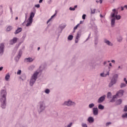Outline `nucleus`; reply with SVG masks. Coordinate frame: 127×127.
I'll return each instance as SVG.
<instances>
[{"instance_id": "a19ab883", "label": "nucleus", "mask_w": 127, "mask_h": 127, "mask_svg": "<svg viewBox=\"0 0 127 127\" xmlns=\"http://www.w3.org/2000/svg\"><path fill=\"white\" fill-rule=\"evenodd\" d=\"M124 111V112H127V105L125 106Z\"/></svg>"}, {"instance_id": "9b49d317", "label": "nucleus", "mask_w": 127, "mask_h": 127, "mask_svg": "<svg viewBox=\"0 0 127 127\" xmlns=\"http://www.w3.org/2000/svg\"><path fill=\"white\" fill-rule=\"evenodd\" d=\"M92 113L94 116H98L99 115V109L97 107H94L92 109Z\"/></svg>"}, {"instance_id": "c85d7f7f", "label": "nucleus", "mask_w": 127, "mask_h": 127, "mask_svg": "<svg viewBox=\"0 0 127 127\" xmlns=\"http://www.w3.org/2000/svg\"><path fill=\"white\" fill-rule=\"evenodd\" d=\"M56 14H57V12H56L55 14H54L53 15H52V16L51 17V18L49 19L48 20L47 23H48V22H49V21H50V20H51V19H52V18H53V17H54L55 16V15H56Z\"/></svg>"}, {"instance_id": "603ef678", "label": "nucleus", "mask_w": 127, "mask_h": 127, "mask_svg": "<svg viewBox=\"0 0 127 127\" xmlns=\"http://www.w3.org/2000/svg\"><path fill=\"white\" fill-rule=\"evenodd\" d=\"M124 81L125 82V83L127 81L126 78H124Z\"/></svg>"}, {"instance_id": "c9c22d12", "label": "nucleus", "mask_w": 127, "mask_h": 127, "mask_svg": "<svg viewBox=\"0 0 127 127\" xmlns=\"http://www.w3.org/2000/svg\"><path fill=\"white\" fill-rule=\"evenodd\" d=\"M96 11V9H94L93 10H91V14H94Z\"/></svg>"}, {"instance_id": "4c0bfd02", "label": "nucleus", "mask_w": 127, "mask_h": 127, "mask_svg": "<svg viewBox=\"0 0 127 127\" xmlns=\"http://www.w3.org/2000/svg\"><path fill=\"white\" fill-rule=\"evenodd\" d=\"M81 126L82 127H88V126H87V124L85 123H82Z\"/></svg>"}, {"instance_id": "39448f33", "label": "nucleus", "mask_w": 127, "mask_h": 127, "mask_svg": "<svg viewBox=\"0 0 127 127\" xmlns=\"http://www.w3.org/2000/svg\"><path fill=\"white\" fill-rule=\"evenodd\" d=\"M46 108V106H45V102H44V101H41L39 102V109H38V113L40 114L41 113H42L44 110H45V108Z\"/></svg>"}, {"instance_id": "4468645a", "label": "nucleus", "mask_w": 127, "mask_h": 127, "mask_svg": "<svg viewBox=\"0 0 127 127\" xmlns=\"http://www.w3.org/2000/svg\"><path fill=\"white\" fill-rule=\"evenodd\" d=\"M104 43H105L106 45H108V46H113V43L107 39H104Z\"/></svg>"}, {"instance_id": "bb28decb", "label": "nucleus", "mask_w": 127, "mask_h": 127, "mask_svg": "<svg viewBox=\"0 0 127 127\" xmlns=\"http://www.w3.org/2000/svg\"><path fill=\"white\" fill-rule=\"evenodd\" d=\"M117 40L119 42H122V41H123V37H122L121 36H119L117 38Z\"/></svg>"}, {"instance_id": "6e6552de", "label": "nucleus", "mask_w": 127, "mask_h": 127, "mask_svg": "<svg viewBox=\"0 0 127 127\" xmlns=\"http://www.w3.org/2000/svg\"><path fill=\"white\" fill-rule=\"evenodd\" d=\"M63 106H67V107H74L76 106V103L73 102L71 100H68L67 101H64L63 104Z\"/></svg>"}, {"instance_id": "49530a36", "label": "nucleus", "mask_w": 127, "mask_h": 127, "mask_svg": "<svg viewBox=\"0 0 127 127\" xmlns=\"http://www.w3.org/2000/svg\"><path fill=\"white\" fill-rule=\"evenodd\" d=\"M108 64V62L105 61L103 63V65L104 66H106V65H107V64Z\"/></svg>"}, {"instance_id": "f257e3e1", "label": "nucleus", "mask_w": 127, "mask_h": 127, "mask_svg": "<svg viewBox=\"0 0 127 127\" xmlns=\"http://www.w3.org/2000/svg\"><path fill=\"white\" fill-rule=\"evenodd\" d=\"M6 95H7V93L6 90L3 89L1 90L0 101L2 109L6 108Z\"/></svg>"}, {"instance_id": "5fc2aeb1", "label": "nucleus", "mask_w": 127, "mask_h": 127, "mask_svg": "<svg viewBox=\"0 0 127 127\" xmlns=\"http://www.w3.org/2000/svg\"><path fill=\"white\" fill-rule=\"evenodd\" d=\"M103 0H99L100 3H103Z\"/></svg>"}, {"instance_id": "de8ad7c7", "label": "nucleus", "mask_w": 127, "mask_h": 127, "mask_svg": "<svg viewBox=\"0 0 127 127\" xmlns=\"http://www.w3.org/2000/svg\"><path fill=\"white\" fill-rule=\"evenodd\" d=\"M120 69H121V70H123V67H121V66H119L117 70H120Z\"/></svg>"}, {"instance_id": "c756f323", "label": "nucleus", "mask_w": 127, "mask_h": 127, "mask_svg": "<svg viewBox=\"0 0 127 127\" xmlns=\"http://www.w3.org/2000/svg\"><path fill=\"white\" fill-rule=\"evenodd\" d=\"M107 98L108 99H111V98H112V93H111V92L107 93Z\"/></svg>"}, {"instance_id": "338daca9", "label": "nucleus", "mask_w": 127, "mask_h": 127, "mask_svg": "<svg viewBox=\"0 0 127 127\" xmlns=\"http://www.w3.org/2000/svg\"><path fill=\"white\" fill-rule=\"evenodd\" d=\"M17 19H18V17H16L15 20H17Z\"/></svg>"}, {"instance_id": "79ce46f5", "label": "nucleus", "mask_w": 127, "mask_h": 127, "mask_svg": "<svg viewBox=\"0 0 127 127\" xmlns=\"http://www.w3.org/2000/svg\"><path fill=\"white\" fill-rule=\"evenodd\" d=\"M72 125H73V123H70L69 125H68L67 126V127H72Z\"/></svg>"}, {"instance_id": "58836bf2", "label": "nucleus", "mask_w": 127, "mask_h": 127, "mask_svg": "<svg viewBox=\"0 0 127 127\" xmlns=\"http://www.w3.org/2000/svg\"><path fill=\"white\" fill-rule=\"evenodd\" d=\"M110 125H112V123L111 122H108V123H107L106 124V127H108V126H110Z\"/></svg>"}, {"instance_id": "3c124183", "label": "nucleus", "mask_w": 127, "mask_h": 127, "mask_svg": "<svg viewBox=\"0 0 127 127\" xmlns=\"http://www.w3.org/2000/svg\"><path fill=\"white\" fill-rule=\"evenodd\" d=\"M111 62L112 63H114V64H115V63H116V61H115V60H112L111 61Z\"/></svg>"}, {"instance_id": "4d7b16f0", "label": "nucleus", "mask_w": 127, "mask_h": 127, "mask_svg": "<svg viewBox=\"0 0 127 127\" xmlns=\"http://www.w3.org/2000/svg\"><path fill=\"white\" fill-rule=\"evenodd\" d=\"M42 1H43V0H40L39 1V2L40 3H41V2H42Z\"/></svg>"}, {"instance_id": "a211bd4d", "label": "nucleus", "mask_w": 127, "mask_h": 127, "mask_svg": "<svg viewBox=\"0 0 127 127\" xmlns=\"http://www.w3.org/2000/svg\"><path fill=\"white\" fill-rule=\"evenodd\" d=\"M87 121L88 122L90 123H94V118L92 117H89L88 119H87Z\"/></svg>"}, {"instance_id": "20e7f679", "label": "nucleus", "mask_w": 127, "mask_h": 127, "mask_svg": "<svg viewBox=\"0 0 127 127\" xmlns=\"http://www.w3.org/2000/svg\"><path fill=\"white\" fill-rule=\"evenodd\" d=\"M118 78H119V74H115L113 75L110 82L109 84V88L113 87L116 83H117V81H118Z\"/></svg>"}, {"instance_id": "aec40b11", "label": "nucleus", "mask_w": 127, "mask_h": 127, "mask_svg": "<svg viewBox=\"0 0 127 127\" xmlns=\"http://www.w3.org/2000/svg\"><path fill=\"white\" fill-rule=\"evenodd\" d=\"M9 78H10V75H9V73H8L6 74L5 76V79L6 81H8Z\"/></svg>"}, {"instance_id": "09e8293b", "label": "nucleus", "mask_w": 127, "mask_h": 127, "mask_svg": "<svg viewBox=\"0 0 127 127\" xmlns=\"http://www.w3.org/2000/svg\"><path fill=\"white\" fill-rule=\"evenodd\" d=\"M51 2H52V0H49V1H48V4H50Z\"/></svg>"}, {"instance_id": "dca6fc26", "label": "nucleus", "mask_w": 127, "mask_h": 127, "mask_svg": "<svg viewBox=\"0 0 127 127\" xmlns=\"http://www.w3.org/2000/svg\"><path fill=\"white\" fill-rule=\"evenodd\" d=\"M21 31H22V28H18L16 31L14 32V34L16 35V34H18V33H19L20 32H21Z\"/></svg>"}, {"instance_id": "a18cd8bd", "label": "nucleus", "mask_w": 127, "mask_h": 127, "mask_svg": "<svg viewBox=\"0 0 127 127\" xmlns=\"http://www.w3.org/2000/svg\"><path fill=\"white\" fill-rule=\"evenodd\" d=\"M10 11L11 14H12L13 13V12H12V8L11 7H10Z\"/></svg>"}, {"instance_id": "423d86ee", "label": "nucleus", "mask_w": 127, "mask_h": 127, "mask_svg": "<svg viewBox=\"0 0 127 127\" xmlns=\"http://www.w3.org/2000/svg\"><path fill=\"white\" fill-rule=\"evenodd\" d=\"M124 91L123 90H119L117 94L113 96L112 100H111V103H113V102H115V99L117 98H121V97H123L124 95Z\"/></svg>"}, {"instance_id": "ddd939ff", "label": "nucleus", "mask_w": 127, "mask_h": 127, "mask_svg": "<svg viewBox=\"0 0 127 127\" xmlns=\"http://www.w3.org/2000/svg\"><path fill=\"white\" fill-rule=\"evenodd\" d=\"M17 40H18V38L16 37L13 38L12 40H10V44L11 45H13V44H15V43L17 42Z\"/></svg>"}, {"instance_id": "774afa93", "label": "nucleus", "mask_w": 127, "mask_h": 127, "mask_svg": "<svg viewBox=\"0 0 127 127\" xmlns=\"http://www.w3.org/2000/svg\"><path fill=\"white\" fill-rule=\"evenodd\" d=\"M96 2H97V3H99V0H96Z\"/></svg>"}, {"instance_id": "9d476101", "label": "nucleus", "mask_w": 127, "mask_h": 127, "mask_svg": "<svg viewBox=\"0 0 127 127\" xmlns=\"http://www.w3.org/2000/svg\"><path fill=\"white\" fill-rule=\"evenodd\" d=\"M4 52V44L1 43L0 45V55H3Z\"/></svg>"}, {"instance_id": "13d9d810", "label": "nucleus", "mask_w": 127, "mask_h": 127, "mask_svg": "<svg viewBox=\"0 0 127 127\" xmlns=\"http://www.w3.org/2000/svg\"><path fill=\"white\" fill-rule=\"evenodd\" d=\"M77 6H78L77 5H74V9L75 8H77Z\"/></svg>"}, {"instance_id": "4be33fe9", "label": "nucleus", "mask_w": 127, "mask_h": 127, "mask_svg": "<svg viewBox=\"0 0 127 127\" xmlns=\"http://www.w3.org/2000/svg\"><path fill=\"white\" fill-rule=\"evenodd\" d=\"M98 109H99V110H104V109H105V106H104V105H103L102 104H99L98 105Z\"/></svg>"}, {"instance_id": "473e14b6", "label": "nucleus", "mask_w": 127, "mask_h": 127, "mask_svg": "<svg viewBox=\"0 0 127 127\" xmlns=\"http://www.w3.org/2000/svg\"><path fill=\"white\" fill-rule=\"evenodd\" d=\"M45 93L46 94H49V93H50V90H49V89H46L45 90Z\"/></svg>"}, {"instance_id": "cd10ccee", "label": "nucleus", "mask_w": 127, "mask_h": 127, "mask_svg": "<svg viewBox=\"0 0 127 127\" xmlns=\"http://www.w3.org/2000/svg\"><path fill=\"white\" fill-rule=\"evenodd\" d=\"M74 37V36H73V35H69L67 37V39L68 40H72L73 39V38Z\"/></svg>"}, {"instance_id": "2eb2a0df", "label": "nucleus", "mask_w": 127, "mask_h": 127, "mask_svg": "<svg viewBox=\"0 0 127 127\" xmlns=\"http://www.w3.org/2000/svg\"><path fill=\"white\" fill-rule=\"evenodd\" d=\"M34 59H32V58H25L24 60L25 63H28V62H33Z\"/></svg>"}, {"instance_id": "e2e57ef3", "label": "nucleus", "mask_w": 127, "mask_h": 127, "mask_svg": "<svg viewBox=\"0 0 127 127\" xmlns=\"http://www.w3.org/2000/svg\"><path fill=\"white\" fill-rule=\"evenodd\" d=\"M100 17H102V18L104 17V16H103L102 14H100Z\"/></svg>"}, {"instance_id": "c03bdc74", "label": "nucleus", "mask_w": 127, "mask_h": 127, "mask_svg": "<svg viewBox=\"0 0 127 127\" xmlns=\"http://www.w3.org/2000/svg\"><path fill=\"white\" fill-rule=\"evenodd\" d=\"M82 19H86V14H83L82 15Z\"/></svg>"}, {"instance_id": "a878e982", "label": "nucleus", "mask_w": 127, "mask_h": 127, "mask_svg": "<svg viewBox=\"0 0 127 127\" xmlns=\"http://www.w3.org/2000/svg\"><path fill=\"white\" fill-rule=\"evenodd\" d=\"M124 87H127V84L125 83H122L120 85V88H124Z\"/></svg>"}, {"instance_id": "bf43d9fd", "label": "nucleus", "mask_w": 127, "mask_h": 127, "mask_svg": "<svg viewBox=\"0 0 127 127\" xmlns=\"http://www.w3.org/2000/svg\"><path fill=\"white\" fill-rule=\"evenodd\" d=\"M89 65L90 66H93V64H92V63H89Z\"/></svg>"}, {"instance_id": "680f3d73", "label": "nucleus", "mask_w": 127, "mask_h": 127, "mask_svg": "<svg viewBox=\"0 0 127 127\" xmlns=\"http://www.w3.org/2000/svg\"><path fill=\"white\" fill-rule=\"evenodd\" d=\"M121 10H124V7L123 6H121Z\"/></svg>"}, {"instance_id": "72a5a7b5", "label": "nucleus", "mask_w": 127, "mask_h": 127, "mask_svg": "<svg viewBox=\"0 0 127 127\" xmlns=\"http://www.w3.org/2000/svg\"><path fill=\"white\" fill-rule=\"evenodd\" d=\"M122 118L123 119H127V113H125L122 115Z\"/></svg>"}, {"instance_id": "f8f14e48", "label": "nucleus", "mask_w": 127, "mask_h": 127, "mask_svg": "<svg viewBox=\"0 0 127 127\" xmlns=\"http://www.w3.org/2000/svg\"><path fill=\"white\" fill-rule=\"evenodd\" d=\"M106 99V95H104L103 96L100 97L98 99V103L99 104H101V103H103L104 101H105Z\"/></svg>"}, {"instance_id": "412c9836", "label": "nucleus", "mask_w": 127, "mask_h": 127, "mask_svg": "<svg viewBox=\"0 0 127 127\" xmlns=\"http://www.w3.org/2000/svg\"><path fill=\"white\" fill-rule=\"evenodd\" d=\"M122 103L123 100L122 99H119L116 101V104L117 106H119V105H121Z\"/></svg>"}, {"instance_id": "e433bc0d", "label": "nucleus", "mask_w": 127, "mask_h": 127, "mask_svg": "<svg viewBox=\"0 0 127 127\" xmlns=\"http://www.w3.org/2000/svg\"><path fill=\"white\" fill-rule=\"evenodd\" d=\"M17 75H21V70L19 69L18 71L17 72Z\"/></svg>"}, {"instance_id": "864d4df0", "label": "nucleus", "mask_w": 127, "mask_h": 127, "mask_svg": "<svg viewBox=\"0 0 127 127\" xmlns=\"http://www.w3.org/2000/svg\"><path fill=\"white\" fill-rule=\"evenodd\" d=\"M27 19V14H25V20Z\"/></svg>"}, {"instance_id": "ea45409f", "label": "nucleus", "mask_w": 127, "mask_h": 127, "mask_svg": "<svg viewBox=\"0 0 127 127\" xmlns=\"http://www.w3.org/2000/svg\"><path fill=\"white\" fill-rule=\"evenodd\" d=\"M35 7H37V8H39L40 7V5L39 4L35 5Z\"/></svg>"}, {"instance_id": "7c9ffc66", "label": "nucleus", "mask_w": 127, "mask_h": 127, "mask_svg": "<svg viewBox=\"0 0 127 127\" xmlns=\"http://www.w3.org/2000/svg\"><path fill=\"white\" fill-rule=\"evenodd\" d=\"M12 29V27L11 26H8L6 29L7 31H10Z\"/></svg>"}, {"instance_id": "6ab92c4d", "label": "nucleus", "mask_w": 127, "mask_h": 127, "mask_svg": "<svg viewBox=\"0 0 127 127\" xmlns=\"http://www.w3.org/2000/svg\"><path fill=\"white\" fill-rule=\"evenodd\" d=\"M66 27V25L64 24H62L61 25H60L59 28L61 30V31L64 29V28Z\"/></svg>"}, {"instance_id": "f3484780", "label": "nucleus", "mask_w": 127, "mask_h": 127, "mask_svg": "<svg viewBox=\"0 0 127 127\" xmlns=\"http://www.w3.org/2000/svg\"><path fill=\"white\" fill-rule=\"evenodd\" d=\"M109 75H110V71H107L106 74H105L104 72L100 74L101 77H107Z\"/></svg>"}, {"instance_id": "7ed1b4c3", "label": "nucleus", "mask_w": 127, "mask_h": 127, "mask_svg": "<svg viewBox=\"0 0 127 127\" xmlns=\"http://www.w3.org/2000/svg\"><path fill=\"white\" fill-rule=\"evenodd\" d=\"M39 74V72L36 71L32 75L31 79H30V86H32L33 85H34V83L36 81V80H37V76H38Z\"/></svg>"}, {"instance_id": "0e129e2a", "label": "nucleus", "mask_w": 127, "mask_h": 127, "mask_svg": "<svg viewBox=\"0 0 127 127\" xmlns=\"http://www.w3.org/2000/svg\"><path fill=\"white\" fill-rule=\"evenodd\" d=\"M109 66H110V67H112V63H110V64H109Z\"/></svg>"}, {"instance_id": "b1692460", "label": "nucleus", "mask_w": 127, "mask_h": 127, "mask_svg": "<svg viewBox=\"0 0 127 127\" xmlns=\"http://www.w3.org/2000/svg\"><path fill=\"white\" fill-rule=\"evenodd\" d=\"M93 107H95V104L94 103H91L88 105V107L89 109H93Z\"/></svg>"}, {"instance_id": "f704fd0d", "label": "nucleus", "mask_w": 127, "mask_h": 127, "mask_svg": "<svg viewBox=\"0 0 127 127\" xmlns=\"http://www.w3.org/2000/svg\"><path fill=\"white\" fill-rule=\"evenodd\" d=\"M80 26V24H77L74 28L73 30H76L77 28H78V27Z\"/></svg>"}, {"instance_id": "0eeeda50", "label": "nucleus", "mask_w": 127, "mask_h": 127, "mask_svg": "<svg viewBox=\"0 0 127 127\" xmlns=\"http://www.w3.org/2000/svg\"><path fill=\"white\" fill-rule=\"evenodd\" d=\"M35 15V14L33 12H31L30 14V17L27 20V23L26 24V26H30L31 24H32V22L33 21V17H34V16Z\"/></svg>"}, {"instance_id": "37998d69", "label": "nucleus", "mask_w": 127, "mask_h": 127, "mask_svg": "<svg viewBox=\"0 0 127 127\" xmlns=\"http://www.w3.org/2000/svg\"><path fill=\"white\" fill-rule=\"evenodd\" d=\"M69 10H75V8H72V7H70L69 8Z\"/></svg>"}, {"instance_id": "5701e85b", "label": "nucleus", "mask_w": 127, "mask_h": 127, "mask_svg": "<svg viewBox=\"0 0 127 127\" xmlns=\"http://www.w3.org/2000/svg\"><path fill=\"white\" fill-rule=\"evenodd\" d=\"M115 20H116V19H117V20H120V19H121V18H122V16L120 15H118V14H117V15H115Z\"/></svg>"}, {"instance_id": "8fccbe9b", "label": "nucleus", "mask_w": 127, "mask_h": 127, "mask_svg": "<svg viewBox=\"0 0 127 127\" xmlns=\"http://www.w3.org/2000/svg\"><path fill=\"white\" fill-rule=\"evenodd\" d=\"M91 36V33L89 34L88 37L87 38V39H86V41H87V40H88V39H90V37Z\"/></svg>"}, {"instance_id": "393cba45", "label": "nucleus", "mask_w": 127, "mask_h": 127, "mask_svg": "<svg viewBox=\"0 0 127 127\" xmlns=\"http://www.w3.org/2000/svg\"><path fill=\"white\" fill-rule=\"evenodd\" d=\"M34 68H35V66L33 65H30V66H29L28 69L29 70H30V71L33 70V69H34Z\"/></svg>"}, {"instance_id": "2f4dec72", "label": "nucleus", "mask_w": 127, "mask_h": 127, "mask_svg": "<svg viewBox=\"0 0 127 127\" xmlns=\"http://www.w3.org/2000/svg\"><path fill=\"white\" fill-rule=\"evenodd\" d=\"M21 55H22V51L20 50L17 57H18V58H20V56H21Z\"/></svg>"}, {"instance_id": "f03ea898", "label": "nucleus", "mask_w": 127, "mask_h": 127, "mask_svg": "<svg viewBox=\"0 0 127 127\" xmlns=\"http://www.w3.org/2000/svg\"><path fill=\"white\" fill-rule=\"evenodd\" d=\"M113 12L110 14V17L111 18V26L112 27H115V24L116 23V15L118 14V11H116V9H113L112 10Z\"/></svg>"}, {"instance_id": "052dcab7", "label": "nucleus", "mask_w": 127, "mask_h": 127, "mask_svg": "<svg viewBox=\"0 0 127 127\" xmlns=\"http://www.w3.org/2000/svg\"><path fill=\"white\" fill-rule=\"evenodd\" d=\"M124 7H125V8H126V9H127V5H125L124 6Z\"/></svg>"}, {"instance_id": "1a4fd4ad", "label": "nucleus", "mask_w": 127, "mask_h": 127, "mask_svg": "<svg viewBox=\"0 0 127 127\" xmlns=\"http://www.w3.org/2000/svg\"><path fill=\"white\" fill-rule=\"evenodd\" d=\"M82 34V30H79L76 34V36L75 39V43H78L79 41V38L81 37V35Z\"/></svg>"}, {"instance_id": "6e6d98bb", "label": "nucleus", "mask_w": 127, "mask_h": 127, "mask_svg": "<svg viewBox=\"0 0 127 127\" xmlns=\"http://www.w3.org/2000/svg\"><path fill=\"white\" fill-rule=\"evenodd\" d=\"M2 69H3V67H2V66L0 67V71H1V70H2Z\"/></svg>"}, {"instance_id": "69168bd1", "label": "nucleus", "mask_w": 127, "mask_h": 127, "mask_svg": "<svg viewBox=\"0 0 127 127\" xmlns=\"http://www.w3.org/2000/svg\"><path fill=\"white\" fill-rule=\"evenodd\" d=\"M95 45L98 44V42H97V41H95Z\"/></svg>"}]
</instances>
